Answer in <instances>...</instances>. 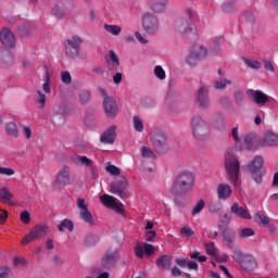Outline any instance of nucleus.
<instances>
[{
  "instance_id": "obj_49",
  "label": "nucleus",
  "mask_w": 278,
  "mask_h": 278,
  "mask_svg": "<svg viewBox=\"0 0 278 278\" xmlns=\"http://www.w3.org/2000/svg\"><path fill=\"white\" fill-rule=\"evenodd\" d=\"M244 64L254 71H260V68H262V63L260 61L244 59Z\"/></svg>"
},
{
  "instance_id": "obj_41",
  "label": "nucleus",
  "mask_w": 278,
  "mask_h": 278,
  "mask_svg": "<svg viewBox=\"0 0 278 278\" xmlns=\"http://www.w3.org/2000/svg\"><path fill=\"white\" fill-rule=\"evenodd\" d=\"M232 257L238 264L241 265V263H243L247 260V257H249V254H244L242 250L236 249L233 251Z\"/></svg>"
},
{
  "instance_id": "obj_21",
  "label": "nucleus",
  "mask_w": 278,
  "mask_h": 278,
  "mask_svg": "<svg viewBox=\"0 0 278 278\" xmlns=\"http://www.w3.org/2000/svg\"><path fill=\"white\" fill-rule=\"evenodd\" d=\"M191 53L192 55H194V58H197V60L199 62H203L205 60H207V55H208V52H207V48L201 43H195L192 46L191 48Z\"/></svg>"
},
{
  "instance_id": "obj_42",
  "label": "nucleus",
  "mask_w": 278,
  "mask_h": 278,
  "mask_svg": "<svg viewBox=\"0 0 278 278\" xmlns=\"http://www.w3.org/2000/svg\"><path fill=\"white\" fill-rule=\"evenodd\" d=\"M12 194L10 193V190L8 188L2 187L0 189V199L2 200V203H10L12 201Z\"/></svg>"
},
{
  "instance_id": "obj_64",
  "label": "nucleus",
  "mask_w": 278,
  "mask_h": 278,
  "mask_svg": "<svg viewBox=\"0 0 278 278\" xmlns=\"http://www.w3.org/2000/svg\"><path fill=\"white\" fill-rule=\"evenodd\" d=\"M0 278H7L10 275V267L8 265L0 266Z\"/></svg>"
},
{
  "instance_id": "obj_27",
  "label": "nucleus",
  "mask_w": 278,
  "mask_h": 278,
  "mask_svg": "<svg viewBox=\"0 0 278 278\" xmlns=\"http://www.w3.org/2000/svg\"><path fill=\"white\" fill-rule=\"evenodd\" d=\"M240 266L247 273H253V270L257 268V261H255V257H253L251 254H248Z\"/></svg>"
},
{
  "instance_id": "obj_20",
  "label": "nucleus",
  "mask_w": 278,
  "mask_h": 278,
  "mask_svg": "<svg viewBox=\"0 0 278 278\" xmlns=\"http://www.w3.org/2000/svg\"><path fill=\"white\" fill-rule=\"evenodd\" d=\"M260 144L261 147H278V134L273 130H266Z\"/></svg>"
},
{
  "instance_id": "obj_6",
  "label": "nucleus",
  "mask_w": 278,
  "mask_h": 278,
  "mask_svg": "<svg viewBox=\"0 0 278 278\" xmlns=\"http://www.w3.org/2000/svg\"><path fill=\"white\" fill-rule=\"evenodd\" d=\"M186 18H178L175 22V29L179 31V34H190L192 31V16H194V11L192 9H187L185 11Z\"/></svg>"
},
{
  "instance_id": "obj_58",
  "label": "nucleus",
  "mask_w": 278,
  "mask_h": 278,
  "mask_svg": "<svg viewBox=\"0 0 278 278\" xmlns=\"http://www.w3.org/2000/svg\"><path fill=\"white\" fill-rule=\"evenodd\" d=\"M235 101L237 103V105L242 106L244 103V92L238 90L235 91Z\"/></svg>"
},
{
  "instance_id": "obj_24",
  "label": "nucleus",
  "mask_w": 278,
  "mask_h": 278,
  "mask_svg": "<svg viewBox=\"0 0 278 278\" xmlns=\"http://www.w3.org/2000/svg\"><path fill=\"white\" fill-rule=\"evenodd\" d=\"M231 213L239 216V218H243L245 220H251L253 217L251 213H249L244 207L240 206L238 202L233 203L231 206Z\"/></svg>"
},
{
  "instance_id": "obj_53",
  "label": "nucleus",
  "mask_w": 278,
  "mask_h": 278,
  "mask_svg": "<svg viewBox=\"0 0 278 278\" xmlns=\"http://www.w3.org/2000/svg\"><path fill=\"white\" fill-rule=\"evenodd\" d=\"M106 173H110V175H113L114 177H118L121 175V168L113 164H108L105 167Z\"/></svg>"
},
{
  "instance_id": "obj_52",
  "label": "nucleus",
  "mask_w": 278,
  "mask_h": 278,
  "mask_svg": "<svg viewBox=\"0 0 278 278\" xmlns=\"http://www.w3.org/2000/svg\"><path fill=\"white\" fill-rule=\"evenodd\" d=\"M51 14L54 18H64V10L58 4L52 8Z\"/></svg>"
},
{
  "instance_id": "obj_15",
  "label": "nucleus",
  "mask_w": 278,
  "mask_h": 278,
  "mask_svg": "<svg viewBox=\"0 0 278 278\" xmlns=\"http://www.w3.org/2000/svg\"><path fill=\"white\" fill-rule=\"evenodd\" d=\"M77 207L79 210L80 218L84 219L85 223H88V225H94L92 213L88 211V205H86L84 198H78Z\"/></svg>"
},
{
  "instance_id": "obj_63",
  "label": "nucleus",
  "mask_w": 278,
  "mask_h": 278,
  "mask_svg": "<svg viewBox=\"0 0 278 278\" xmlns=\"http://www.w3.org/2000/svg\"><path fill=\"white\" fill-rule=\"evenodd\" d=\"M0 175H7V177H12V175H14V169L10 167H0Z\"/></svg>"
},
{
  "instance_id": "obj_44",
  "label": "nucleus",
  "mask_w": 278,
  "mask_h": 278,
  "mask_svg": "<svg viewBox=\"0 0 278 278\" xmlns=\"http://www.w3.org/2000/svg\"><path fill=\"white\" fill-rule=\"evenodd\" d=\"M60 77L62 84H65V86H71V84H73V76H71V72L62 71Z\"/></svg>"
},
{
  "instance_id": "obj_45",
  "label": "nucleus",
  "mask_w": 278,
  "mask_h": 278,
  "mask_svg": "<svg viewBox=\"0 0 278 278\" xmlns=\"http://www.w3.org/2000/svg\"><path fill=\"white\" fill-rule=\"evenodd\" d=\"M51 77L49 76V71H46L45 74V83L42 84V89L43 92H46V94H50L51 93Z\"/></svg>"
},
{
  "instance_id": "obj_25",
  "label": "nucleus",
  "mask_w": 278,
  "mask_h": 278,
  "mask_svg": "<svg viewBox=\"0 0 278 278\" xmlns=\"http://www.w3.org/2000/svg\"><path fill=\"white\" fill-rule=\"evenodd\" d=\"M155 264L163 270H170V267L173 266V257L168 254L161 255L156 258Z\"/></svg>"
},
{
  "instance_id": "obj_34",
  "label": "nucleus",
  "mask_w": 278,
  "mask_h": 278,
  "mask_svg": "<svg viewBox=\"0 0 278 278\" xmlns=\"http://www.w3.org/2000/svg\"><path fill=\"white\" fill-rule=\"evenodd\" d=\"M5 131L9 136H12L13 138H18V127L15 123L10 122L5 125Z\"/></svg>"
},
{
  "instance_id": "obj_30",
  "label": "nucleus",
  "mask_w": 278,
  "mask_h": 278,
  "mask_svg": "<svg viewBox=\"0 0 278 278\" xmlns=\"http://www.w3.org/2000/svg\"><path fill=\"white\" fill-rule=\"evenodd\" d=\"M254 220L257 225H261V227H268L270 225V218L262 213L254 214Z\"/></svg>"
},
{
  "instance_id": "obj_14",
  "label": "nucleus",
  "mask_w": 278,
  "mask_h": 278,
  "mask_svg": "<svg viewBox=\"0 0 278 278\" xmlns=\"http://www.w3.org/2000/svg\"><path fill=\"white\" fill-rule=\"evenodd\" d=\"M197 101L201 110H207L210 108V88L207 86H201L199 88Z\"/></svg>"
},
{
  "instance_id": "obj_43",
  "label": "nucleus",
  "mask_w": 278,
  "mask_h": 278,
  "mask_svg": "<svg viewBox=\"0 0 278 278\" xmlns=\"http://www.w3.org/2000/svg\"><path fill=\"white\" fill-rule=\"evenodd\" d=\"M154 76L156 79H160V81H164V79H166V71H164L162 65L154 66Z\"/></svg>"
},
{
  "instance_id": "obj_8",
  "label": "nucleus",
  "mask_w": 278,
  "mask_h": 278,
  "mask_svg": "<svg viewBox=\"0 0 278 278\" xmlns=\"http://www.w3.org/2000/svg\"><path fill=\"white\" fill-rule=\"evenodd\" d=\"M71 184V167L64 165L56 174V178L52 184L54 190H62Z\"/></svg>"
},
{
  "instance_id": "obj_46",
  "label": "nucleus",
  "mask_w": 278,
  "mask_h": 278,
  "mask_svg": "<svg viewBox=\"0 0 278 278\" xmlns=\"http://www.w3.org/2000/svg\"><path fill=\"white\" fill-rule=\"evenodd\" d=\"M141 155L146 160H155V153H153V150L150 148H147V146H143L141 148Z\"/></svg>"
},
{
  "instance_id": "obj_33",
  "label": "nucleus",
  "mask_w": 278,
  "mask_h": 278,
  "mask_svg": "<svg viewBox=\"0 0 278 278\" xmlns=\"http://www.w3.org/2000/svg\"><path fill=\"white\" fill-rule=\"evenodd\" d=\"M132 125L135 131H138L139 134H142V131H144V122H142V118H140V116L135 115L132 117Z\"/></svg>"
},
{
  "instance_id": "obj_13",
  "label": "nucleus",
  "mask_w": 278,
  "mask_h": 278,
  "mask_svg": "<svg viewBox=\"0 0 278 278\" xmlns=\"http://www.w3.org/2000/svg\"><path fill=\"white\" fill-rule=\"evenodd\" d=\"M121 257V252L118 250H108L102 257L101 264L103 268H112V266H116Z\"/></svg>"
},
{
  "instance_id": "obj_36",
  "label": "nucleus",
  "mask_w": 278,
  "mask_h": 278,
  "mask_svg": "<svg viewBox=\"0 0 278 278\" xmlns=\"http://www.w3.org/2000/svg\"><path fill=\"white\" fill-rule=\"evenodd\" d=\"M227 86H231V79L229 78H222L214 81L215 90H225Z\"/></svg>"
},
{
  "instance_id": "obj_3",
  "label": "nucleus",
  "mask_w": 278,
  "mask_h": 278,
  "mask_svg": "<svg viewBox=\"0 0 278 278\" xmlns=\"http://www.w3.org/2000/svg\"><path fill=\"white\" fill-rule=\"evenodd\" d=\"M194 186V175L190 170H182L175 179L174 188L179 192H190Z\"/></svg>"
},
{
  "instance_id": "obj_38",
  "label": "nucleus",
  "mask_w": 278,
  "mask_h": 278,
  "mask_svg": "<svg viewBox=\"0 0 278 278\" xmlns=\"http://www.w3.org/2000/svg\"><path fill=\"white\" fill-rule=\"evenodd\" d=\"M78 97L81 105H87V103H90V99H92V93L88 90H83L78 93Z\"/></svg>"
},
{
  "instance_id": "obj_55",
  "label": "nucleus",
  "mask_w": 278,
  "mask_h": 278,
  "mask_svg": "<svg viewBox=\"0 0 278 278\" xmlns=\"http://www.w3.org/2000/svg\"><path fill=\"white\" fill-rule=\"evenodd\" d=\"M251 236H255V230L252 228H243L239 230V238H251Z\"/></svg>"
},
{
  "instance_id": "obj_51",
  "label": "nucleus",
  "mask_w": 278,
  "mask_h": 278,
  "mask_svg": "<svg viewBox=\"0 0 278 278\" xmlns=\"http://www.w3.org/2000/svg\"><path fill=\"white\" fill-rule=\"evenodd\" d=\"M253 140H255V135L249 134L244 137V144L248 149V151H253Z\"/></svg>"
},
{
  "instance_id": "obj_10",
  "label": "nucleus",
  "mask_w": 278,
  "mask_h": 278,
  "mask_svg": "<svg viewBox=\"0 0 278 278\" xmlns=\"http://www.w3.org/2000/svg\"><path fill=\"white\" fill-rule=\"evenodd\" d=\"M100 202L102 203V205H104V207H108L109 210H114L116 214H124L123 203L116 201V198H114L113 195L104 193L100 195Z\"/></svg>"
},
{
  "instance_id": "obj_48",
  "label": "nucleus",
  "mask_w": 278,
  "mask_h": 278,
  "mask_svg": "<svg viewBox=\"0 0 278 278\" xmlns=\"http://www.w3.org/2000/svg\"><path fill=\"white\" fill-rule=\"evenodd\" d=\"M31 29H34V24L27 22L24 25L18 27V34L22 36H27V34H29Z\"/></svg>"
},
{
  "instance_id": "obj_50",
  "label": "nucleus",
  "mask_w": 278,
  "mask_h": 278,
  "mask_svg": "<svg viewBox=\"0 0 278 278\" xmlns=\"http://www.w3.org/2000/svg\"><path fill=\"white\" fill-rule=\"evenodd\" d=\"M8 58L10 60V64L14 62V58L12 55L5 56V51L3 48H0V66H7L5 62H8Z\"/></svg>"
},
{
  "instance_id": "obj_7",
  "label": "nucleus",
  "mask_w": 278,
  "mask_h": 278,
  "mask_svg": "<svg viewBox=\"0 0 278 278\" xmlns=\"http://www.w3.org/2000/svg\"><path fill=\"white\" fill-rule=\"evenodd\" d=\"M81 38L79 36H73L65 40L64 47H65V53L68 55V58H79V51L81 49Z\"/></svg>"
},
{
  "instance_id": "obj_18",
  "label": "nucleus",
  "mask_w": 278,
  "mask_h": 278,
  "mask_svg": "<svg viewBox=\"0 0 278 278\" xmlns=\"http://www.w3.org/2000/svg\"><path fill=\"white\" fill-rule=\"evenodd\" d=\"M147 5L155 14H164L168 8V0H147Z\"/></svg>"
},
{
  "instance_id": "obj_29",
  "label": "nucleus",
  "mask_w": 278,
  "mask_h": 278,
  "mask_svg": "<svg viewBox=\"0 0 278 278\" xmlns=\"http://www.w3.org/2000/svg\"><path fill=\"white\" fill-rule=\"evenodd\" d=\"M223 239L225 240L229 249H233V240H236V231L233 229L227 228L223 231Z\"/></svg>"
},
{
  "instance_id": "obj_37",
  "label": "nucleus",
  "mask_w": 278,
  "mask_h": 278,
  "mask_svg": "<svg viewBox=\"0 0 278 278\" xmlns=\"http://www.w3.org/2000/svg\"><path fill=\"white\" fill-rule=\"evenodd\" d=\"M222 210H223V203L218 200L212 201L208 204V212L211 214H219V212H222Z\"/></svg>"
},
{
  "instance_id": "obj_12",
  "label": "nucleus",
  "mask_w": 278,
  "mask_h": 278,
  "mask_svg": "<svg viewBox=\"0 0 278 278\" xmlns=\"http://www.w3.org/2000/svg\"><path fill=\"white\" fill-rule=\"evenodd\" d=\"M0 42L9 49H14L16 47V36L11 29L3 27L0 30Z\"/></svg>"
},
{
  "instance_id": "obj_2",
  "label": "nucleus",
  "mask_w": 278,
  "mask_h": 278,
  "mask_svg": "<svg viewBox=\"0 0 278 278\" xmlns=\"http://www.w3.org/2000/svg\"><path fill=\"white\" fill-rule=\"evenodd\" d=\"M191 130L193 137L197 140H208L212 136V130H210V125L201 115H194L191 118Z\"/></svg>"
},
{
  "instance_id": "obj_59",
  "label": "nucleus",
  "mask_w": 278,
  "mask_h": 278,
  "mask_svg": "<svg viewBox=\"0 0 278 278\" xmlns=\"http://www.w3.org/2000/svg\"><path fill=\"white\" fill-rule=\"evenodd\" d=\"M205 250H206V253L212 257L216 256V244H214V242L206 243Z\"/></svg>"
},
{
  "instance_id": "obj_61",
  "label": "nucleus",
  "mask_w": 278,
  "mask_h": 278,
  "mask_svg": "<svg viewBox=\"0 0 278 278\" xmlns=\"http://www.w3.org/2000/svg\"><path fill=\"white\" fill-rule=\"evenodd\" d=\"M231 135L237 144L242 143V137H240V132L238 131V126H236L231 129Z\"/></svg>"
},
{
  "instance_id": "obj_57",
  "label": "nucleus",
  "mask_w": 278,
  "mask_h": 278,
  "mask_svg": "<svg viewBox=\"0 0 278 278\" xmlns=\"http://www.w3.org/2000/svg\"><path fill=\"white\" fill-rule=\"evenodd\" d=\"M39 97L37 98V103L39 104L40 110H42L45 108V105H47V96L45 93H42V91H37Z\"/></svg>"
},
{
  "instance_id": "obj_1",
  "label": "nucleus",
  "mask_w": 278,
  "mask_h": 278,
  "mask_svg": "<svg viewBox=\"0 0 278 278\" xmlns=\"http://www.w3.org/2000/svg\"><path fill=\"white\" fill-rule=\"evenodd\" d=\"M225 168L228 175V181L238 188V186H240V161L236 154L226 152Z\"/></svg>"
},
{
  "instance_id": "obj_60",
  "label": "nucleus",
  "mask_w": 278,
  "mask_h": 278,
  "mask_svg": "<svg viewBox=\"0 0 278 278\" xmlns=\"http://www.w3.org/2000/svg\"><path fill=\"white\" fill-rule=\"evenodd\" d=\"M199 59H197V56H194L193 54H192V52L190 51L189 52V55L187 56V59H186V62H187V64H188V66H190L191 68H194V66H197V61H198Z\"/></svg>"
},
{
  "instance_id": "obj_54",
  "label": "nucleus",
  "mask_w": 278,
  "mask_h": 278,
  "mask_svg": "<svg viewBox=\"0 0 278 278\" xmlns=\"http://www.w3.org/2000/svg\"><path fill=\"white\" fill-rule=\"evenodd\" d=\"M135 255L139 260H142V257H144V245L142 244V242H139L135 245Z\"/></svg>"
},
{
  "instance_id": "obj_19",
  "label": "nucleus",
  "mask_w": 278,
  "mask_h": 278,
  "mask_svg": "<svg viewBox=\"0 0 278 278\" xmlns=\"http://www.w3.org/2000/svg\"><path fill=\"white\" fill-rule=\"evenodd\" d=\"M103 106L108 118H116V114H118V106L116 105V100H114V98L104 99Z\"/></svg>"
},
{
  "instance_id": "obj_22",
  "label": "nucleus",
  "mask_w": 278,
  "mask_h": 278,
  "mask_svg": "<svg viewBox=\"0 0 278 278\" xmlns=\"http://www.w3.org/2000/svg\"><path fill=\"white\" fill-rule=\"evenodd\" d=\"M103 144H114L116 140V125L111 126L106 129L100 138Z\"/></svg>"
},
{
  "instance_id": "obj_9",
  "label": "nucleus",
  "mask_w": 278,
  "mask_h": 278,
  "mask_svg": "<svg viewBox=\"0 0 278 278\" xmlns=\"http://www.w3.org/2000/svg\"><path fill=\"white\" fill-rule=\"evenodd\" d=\"M248 168L254 177L255 184H262V168H264V157L256 155L249 164Z\"/></svg>"
},
{
  "instance_id": "obj_17",
  "label": "nucleus",
  "mask_w": 278,
  "mask_h": 278,
  "mask_svg": "<svg viewBox=\"0 0 278 278\" xmlns=\"http://www.w3.org/2000/svg\"><path fill=\"white\" fill-rule=\"evenodd\" d=\"M72 160H73V162H75V164H80L81 166H89V168L91 170L92 179L99 178V170H97V168H94L92 166V160L88 159V156H81V155L75 154L72 157Z\"/></svg>"
},
{
  "instance_id": "obj_62",
  "label": "nucleus",
  "mask_w": 278,
  "mask_h": 278,
  "mask_svg": "<svg viewBox=\"0 0 278 278\" xmlns=\"http://www.w3.org/2000/svg\"><path fill=\"white\" fill-rule=\"evenodd\" d=\"M21 220L22 223H24L25 225H28V223L31 220V217L29 215V212L24 211L21 213Z\"/></svg>"
},
{
  "instance_id": "obj_39",
  "label": "nucleus",
  "mask_w": 278,
  "mask_h": 278,
  "mask_svg": "<svg viewBox=\"0 0 278 278\" xmlns=\"http://www.w3.org/2000/svg\"><path fill=\"white\" fill-rule=\"evenodd\" d=\"M205 210V200H199L192 207L191 214L192 216H197V214H201Z\"/></svg>"
},
{
  "instance_id": "obj_28",
  "label": "nucleus",
  "mask_w": 278,
  "mask_h": 278,
  "mask_svg": "<svg viewBox=\"0 0 278 278\" xmlns=\"http://www.w3.org/2000/svg\"><path fill=\"white\" fill-rule=\"evenodd\" d=\"M168 144V141L166 139V134L164 132H156L153 137V146L155 149H165V147Z\"/></svg>"
},
{
  "instance_id": "obj_4",
  "label": "nucleus",
  "mask_w": 278,
  "mask_h": 278,
  "mask_svg": "<svg viewBox=\"0 0 278 278\" xmlns=\"http://www.w3.org/2000/svg\"><path fill=\"white\" fill-rule=\"evenodd\" d=\"M50 231L49 225L37 224L21 240V244L25 247V244H29V242H34V240H41V238H45Z\"/></svg>"
},
{
  "instance_id": "obj_32",
  "label": "nucleus",
  "mask_w": 278,
  "mask_h": 278,
  "mask_svg": "<svg viewBox=\"0 0 278 278\" xmlns=\"http://www.w3.org/2000/svg\"><path fill=\"white\" fill-rule=\"evenodd\" d=\"M222 12L226 14H231V12H236V2L233 0H226L222 4Z\"/></svg>"
},
{
  "instance_id": "obj_5",
  "label": "nucleus",
  "mask_w": 278,
  "mask_h": 278,
  "mask_svg": "<svg viewBox=\"0 0 278 278\" xmlns=\"http://www.w3.org/2000/svg\"><path fill=\"white\" fill-rule=\"evenodd\" d=\"M142 28L148 36H155L160 31V17L157 15L147 12L142 15Z\"/></svg>"
},
{
  "instance_id": "obj_26",
  "label": "nucleus",
  "mask_w": 278,
  "mask_h": 278,
  "mask_svg": "<svg viewBox=\"0 0 278 278\" xmlns=\"http://www.w3.org/2000/svg\"><path fill=\"white\" fill-rule=\"evenodd\" d=\"M106 64L110 71H116L121 66V59H118V54L114 50L109 51Z\"/></svg>"
},
{
  "instance_id": "obj_40",
  "label": "nucleus",
  "mask_w": 278,
  "mask_h": 278,
  "mask_svg": "<svg viewBox=\"0 0 278 278\" xmlns=\"http://www.w3.org/2000/svg\"><path fill=\"white\" fill-rule=\"evenodd\" d=\"M99 242V236L89 233L85 237L84 239V244L85 247H94Z\"/></svg>"
},
{
  "instance_id": "obj_11",
  "label": "nucleus",
  "mask_w": 278,
  "mask_h": 278,
  "mask_svg": "<svg viewBox=\"0 0 278 278\" xmlns=\"http://www.w3.org/2000/svg\"><path fill=\"white\" fill-rule=\"evenodd\" d=\"M127 188V178L122 176L117 181L111 184V192L119 199H127V192L125 189Z\"/></svg>"
},
{
  "instance_id": "obj_47",
  "label": "nucleus",
  "mask_w": 278,
  "mask_h": 278,
  "mask_svg": "<svg viewBox=\"0 0 278 278\" xmlns=\"http://www.w3.org/2000/svg\"><path fill=\"white\" fill-rule=\"evenodd\" d=\"M180 236L182 238L190 239L192 238V236H194V230H192L190 226L186 225L182 228H180Z\"/></svg>"
},
{
  "instance_id": "obj_56",
  "label": "nucleus",
  "mask_w": 278,
  "mask_h": 278,
  "mask_svg": "<svg viewBox=\"0 0 278 278\" xmlns=\"http://www.w3.org/2000/svg\"><path fill=\"white\" fill-rule=\"evenodd\" d=\"M54 116H59L62 121V123H64V114H66V108L64 105H59L54 109Z\"/></svg>"
},
{
  "instance_id": "obj_16",
  "label": "nucleus",
  "mask_w": 278,
  "mask_h": 278,
  "mask_svg": "<svg viewBox=\"0 0 278 278\" xmlns=\"http://www.w3.org/2000/svg\"><path fill=\"white\" fill-rule=\"evenodd\" d=\"M248 97L256 103V105H266L270 101V97L261 90H248Z\"/></svg>"
},
{
  "instance_id": "obj_23",
  "label": "nucleus",
  "mask_w": 278,
  "mask_h": 278,
  "mask_svg": "<svg viewBox=\"0 0 278 278\" xmlns=\"http://www.w3.org/2000/svg\"><path fill=\"white\" fill-rule=\"evenodd\" d=\"M233 190L231 189V186L227 184H219L217 186V197L220 201H227V199H230Z\"/></svg>"
},
{
  "instance_id": "obj_35",
  "label": "nucleus",
  "mask_w": 278,
  "mask_h": 278,
  "mask_svg": "<svg viewBox=\"0 0 278 278\" xmlns=\"http://www.w3.org/2000/svg\"><path fill=\"white\" fill-rule=\"evenodd\" d=\"M74 225H73V220L71 219H63L59 225H58V229L59 231H73L74 229Z\"/></svg>"
},
{
  "instance_id": "obj_31",
  "label": "nucleus",
  "mask_w": 278,
  "mask_h": 278,
  "mask_svg": "<svg viewBox=\"0 0 278 278\" xmlns=\"http://www.w3.org/2000/svg\"><path fill=\"white\" fill-rule=\"evenodd\" d=\"M103 27L111 36H121V31H123L121 26L114 24H104Z\"/></svg>"
}]
</instances>
